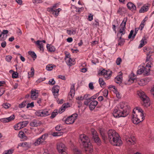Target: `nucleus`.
Returning <instances> with one entry per match:
<instances>
[{"mask_svg":"<svg viewBox=\"0 0 154 154\" xmlns=\"http://www.w3.org/2000/svg\"><path fill=\"white\" fill-rule=\"evenodd\" d=\"M136 35V34L135 33L134 34V31L133 30H131V31L129 34V35L128 36V38L129 39L131 38V37L132 36V37L133 39L135 38Z\"/></svg>","mask_w":154,"mask_h":154,"instance_id":"obj_36","label":"nucleus"},{"mask_svg":"<svg viewBox=\"0 0 154 154\" xmlns=\"http://www.w3.org/2000/svg\"><path fill=\"white\" fill-rule=\"evenodd\" d=\"M91 132L93 135V138L94 141L96 143H99L100 142V139L96 130L93 128H91Z\"/></svg>","mask_w":154,"mask_h":154,"instance_id":"obj_11","label":"nucleus"},{"mask_svg":"<svg viewBox=\"0 0 154 154\" xmlns=\"http://www.w3.org/2000/svg\"><path fill=\"white\" fill-rule=\"evenodd\" d=\"M67 33L68 34L71 35V34H73L75 33V31L73 30H67Z\"/></svg>","mask_w":154,"mask_h":154,"instance_id":"obj_58","label":"nucleus"},{"mask_svg":"<svg viewBox=\"0 0 154 154\" xmlns=\"http://www.w3.org/2000/svg\"><path fill=\"white\" fill-rule=\"evenodd\" d=\"M144 66H142L137 71V73L138 74H141L143 73H144Z\"/></svg>","mask_w":154,"mask_h":154,"instance_id":"obj_38","label":"nucleus"},{"mask_svg":"<svg viewBox=\"0 0 154 154\" xmlns=\"http://www.w3.org/2000/svg\"><path fill=\"white\" fill-rule=\"evenodd\" d=\"M73 151L75 154H80V151L77 148L74 149Z\"/></svg>","mask_w":154,"mask_h":154,"instance_id":"obj_56","label":"nucleus"},{"mask_svg":"<svg viewBox=\"0 0 154 154\" xmlns=\"http://www.w3.org/2000/svg\"><path fill=\"white\" fill-rule=\"evenodd\" d=\"M147 57L146 58V61H148L150 60V56H151V55H150L148 53H146Z\"/></svg>","mask_w":154,"mask_h":154,"instance_id":"obj_62","label":"nucleus"},{"mask_svg":"<svg viewBox=\"0 0 154 154\" xmlns=\"http://www.w3.org/2000/svg\"><path fill=\"white\" fill-rule=\"evenodd\" d=\"M129 79H128V81L130 83H133L136 79V77L134 75V74L133 73H131L129 76Z\"/></svg>","mask_w":154,"mask_h":154,"instance_id":"obj_25","label":"nucleus"},{"mask_svg":"<svg viewBox=\"0 0 154 154\" xmlns=\"http://www.w3.org/2000/svg\"><path fill=\"white\" fill-rule=\"evenodd\" d=\"M124 10L125 8H119L118 10L117 11V13L119 14H120L121 13H122V12H124Z\"/></svg>","mask_w":154,"mask_h":154,"instance_id":"obj_48","label":"nucleus"},{"mask_svg":"<svg viewBox=\"0 0 154 154\" xmlns=\"http://www.w3.org/2000/svg\"><path fill=\"white\" fill-rule=\"evenodd\" d=\"M122 76L121 74L117 75L115 79V82L117 84H120L122 82Z\"/></svg>","mask_w":154,"mask_h":154,"instance_id":"obj_21","label":"nucleus"},{"mask_svg":"<svg viewBox=\"0 0 154 154\" xmlns=\"http://www.w3.org/2000/svg\"><path fill=\"white\" fill-rule=\"evenodd\" d=\"M48 135L47 134H44L39 138L36 139V140L33 143V145L35 146H37L40 145L45 144L46 143L45 140L47 138Z\"/></svg>","mask_w":154,"mask_h":154,"instance_id":"obj_5","label":"nucleus"},{"mask_svg":"<svg viewBox=\"0 0 154 154\" xmlns=\"http://www.w3.org/2000/svg\"><path fill=\"white\" fill-rule=\"evenodd\" d=\"M42 110H39L35 112L36 115L38 116H43L42 115Z\"/></svg>","mask_w":154,"mask_h":154,"instance_id":"obj_46","label":"nucleus"},{"mask_svg":"<svg viewBox=\"0 0 154 154\" xmlns=\"http://www.w3.org/2000/svg\"><path fill=\"white\" fill-rule=\"evenodd\" d=\"M79 141L81 142L85 151L87 153H91L93 151V147L90 143V140L88 137L84 134L80 135Z\"/></svg>","mask_w":154,"mask_h":154,"instance_id":"obj_3","label":"nucleus"},{"mask_svg":"<svg viewBox=\"0 0 154 154\" xmlns=\"http://www.w3.org/2000/svg\"><path fill=\"white\" fill-rule=\"evenodd\" d=\"M127 20V17H125L124 18L121 24V28L120 29L119 33L121 34V36L122 35H124L125 34V31L126 28L125 26Z\"/></svg>","mask_w":154,"mask_h":154,"instance_id":"obj_10","label":"nucleus"},{"mask_svg":"<svg viewBox=\"0 0 154 154\" xmlns=\"http://www.w3.org/2000/svg\"><path fill=\"white\" fill-rule=\"evenodd\" d=\"M127 5L128 8L132 11H136V10L135 5L132 2H128Z\"/></svg>","mask_w":154,"mask_h":154,"instance_id":"obj_20","label":"nucleus"},{"mask_svg":"<svg viewBox=\"0 0 154 154\" xmlns=\"http://www.w3.org/2000/svg\"><path fill=\"white\" fill-rule=\"evenodd\" d=\"M40 124V122L39 121L34 120L30 123V125L32 127H37Z\"/></svg>","mask_w":154,"mask_h":154,"instance_id":"obj_22","label":"nucleus"},{"mask_svg":"<svg viewBox=\"0 0 154 154\" xmlns=\"http://www.w3.org/2000/svg\"><path fill=\"white\" fill-rule=\"evenodd\" d=\"M107 133L108 139L112 145L119 146L122 144V141L119 137L118 134L115 130H110Z\"/></svg>","mask_w":154,"mask_h":154,"instance_id":"obj_1","label":"nucleus"},{"mask_svg":"<svg viewBox=\"0 0 154 154\" xmlns=\"http://www.w3.org/2000/svg\"><path fill=\"white\" fill-rule=\"evenodd\" d=\"M14 151V149H10L8 150H6L3 152L4 154H11Z\"/></svg>","mask_w":154,"mask_h":154,"instance_id":"obj_42","label":"nucleus"},{"mask_svg":"<svg viewBox=\"0 0 154 154\" xmlns=\"http://www.w3.org/2000/svg\"><path fill=\"white\" fill-rule=\"evenodd\" d=\"M43 42L44 43H46V41L43 40L42 41H40V40H38L36 42H35L34 43L37 45L38 46V47L40 49L41 51H42L44 50V48L43 47V45L42 42Z\"/></svg>","mask_w":154,"mask_h":154,"instance_id":"obj_16","label":"nucleus"},{"mask_svg":"<svg viewBox=\"0 0 154 154\" xmlns=\"http://www.w3.org/2000/svg\"><path fill=\"white\" fill-rule=\"evenodd\" d=\"M5 91V89L4 88H0V96H2Z\"/></svg>","mask_w":154,"mask_h":154,"instance_id":"obj_60","label":"nucleus"},{"mask_svg":"<svg viewBox=\"0 0 154 154\" xmlns=\"http://www.w3.org/2000/svg\"><path fill=\"white\" fill-rule=\"evenodd\" d=\"M99 131L100 135L102 137L103 139L104 140H105L107 139L106 135V132L104 128H100Z\"/></svg>","mask_w":154,"mask_h":154,"instance_id":"obj_18","label":"nucleus"},{"mask_svg":"<svg viewBox=\"0 0 154 154\" xmlns=\"http://www.w3.org/2000/svg\"><path fill=\"white\" fill-rule=\"evenodd\" d=\"M99 82L101 87H103L105 86V83L102 78H99Z\"/></svg>","mask_w":154,"mask_h":154,"instance_id":"obj_32","label":"nucleus"},{"mask_svg":"<svg viewBox=\"0 0 154 154\" xmlns=\"http://www.w3.org/2000/svg\"><path fill=\"white\" fill-rule=\"evenodd\" d=\"M122 62V59L120 57L118 58L116 61V63L118 65L120 64L121 62Z\"/></svg>","mask_w":154,"mask_h":154,"instance_id":"obj_57","label":"nucleus"},{"mask_svg":"<svg viewBox=\"0 0 154 154\" xmlns=\"http://www.w3.org/2000/svg\"><path fill=\"white\" fill-rule=\"evenodd\" d=\"M149 9L148 7V6H143L142 7L140 10L139 11V12L140 13H144L146 11H147Z\"/></svg>","mask_w":154,"mask_h":154,"instance_id":"obj_28","label":"nucleus"},{"mask_svg":"<svg viewBox=\"0 0 154 154\" xmlns=\"http://www.w3.org/2000/svg\"><path fill=\"white\" fill-rule=\"evenodd\" d=\"M55 83V82L54 79H52L51 80H49L48 82V84L51 85H53Z\"/></svg>","mask_w":154,"mask_h":154,"instance_id":"obj_53","label":"nucleus"},{"mask_svg":"<svg viewBox=\"0 0 154 154\" xmlns=\"http://www.w3.org/2000/svg\"><path fill=\"white\" fill-rule=\"evenodd\" d=\"M28 123L29 122L27 121L20 122L22 128L26 126L27 125Z\"/></svg>","mask_w":154,"mask_h":154,"instance_id":"obj_40","label":"nucleus"},{"mask_svg":"<svg viewBox=\"0 0 154 154\" xmlns=\"http://www.w3.org/2000/svg\"><path fill=\"white\" fill-rule=\"evenodd\" d=\"M47 49L51 52H53L55 50L54 46H52L51 47V46L48 44L47 45Z\"/></svg>","mask_w":154,"mask_h":154,"instance_id":"obj_31","label":"nucleus"},{"mask_svg":"<svg viewBox=\"0 0 154 154\" xmlns=\"http://www.w3.org/2000/svg\"><path fill=\"white\" fill-rule=\"evenodd\" d=\"M117 97L118 98H120L121 97V95L120 93L117 90H116L115 91Z\"/></svg>","mask_w":154,"mask_h":154,"instance_id":"obj_52","label":"nucleus"},{"mask_svg":"<svg viewBox=\"0 0 154 154\" xmlns=\"http://www.w3.org/2000/svg\"><path fill=\"white\" fill-rule=\"evenodd\" d=\"M68 105V103H67L66 104H63L59 109V112L60 113H61L63 112L65 110L66 108L68 107L67 105Z\"/></svg>","mask_w":154,"mask_h":154,"instance_id":"obj_26","label":"nucleus"},{"mask_svg":"<svg viewBox=\"0 0 154 154\" xmlns=\"http://www.w3.org/2000/svg\"><path fill=\"white\" fill-rule=\"evenodd\" d=\"M26 105V101H23L19 105V107L20 108H22L25 106Z\"/></svg>","mask_w":154,"mask_h":154,"instance_id":"obj_51","label":"nucleus"},{"mask_svg":"<svg viewBox=\"0 0 154 154\" xmlns=\"http://www.w3.org/2000/svg\"><path fill=\"white\" fill-rule=\"evenodd\" d=\"M57 4H55L53 5L52 7L48 8H47V11L51 13L56 17L59 15V12L61 10V9L60 8L57 9H55V8H57Z\"/></svg>","mask_w":154,"mask_h":154,"instance_id":"obj_8","label":"nucleus"},{"mask_svg":"<svg viewBox=\"0 0 154 154\" xmlns=\"http://www.w3.org/2000/svg\"><path fill=\"white\" fill-rule=\"evenodd\" d=\"M14 116L13 115L8 118H2L0 119V121L3 122H8L14 120Z\"/></svg>","mask_w":154,"mask_h":154,"instance_id":"obj_15","label":"nucleus"},{"mask_svg":"<svg viewBox=\"0 0 154 154\" xmlns=\"http://www.w3.org/2000/svg\"><path fill=\"white\" fill-rule=\"evenodd\" d=\"M146 39L145 37H144L140 41V44L139 46V48H140L143 47L146 43Z\"/></svg>","mask_w":154,"mask_h":154,"instance_id":"obj_27","label":"nucleus"},{"mask_svg":"<svg viewBox=\"0 0 154 154\" xmlns=\"http://www.w3.org/2000/svg\"><path fill=\"white\" fill-rule=\"evenodd\" d=\"M54 66L55 67V66L51 64L48 65L46 66V69L48 71H51L52 70Z\"/></svg>","mask_w":154,"mask_h":154,"instance_id":"obj_41","label":"nucleus"},{"mask_svg":"<svg viewBox=\"0 0 154 154\" xmlns=\"http://www.w3.org/2000/svg\"><path fill=\"white\" fill-rule=\"evenodd\" d=\"M125 42V40L124 39L122 38V36H121L118 40V45H123Z\"/></svg>","mask_w":154,"mask_h":154,"instance_id":"obj_35","label":"nucleus"},{"mask_svg":"<svg viewBox=\"0 0 154 154\" xmlns=\"http://www.w3.org/2000/svg\"><path fill=\"white\" fill-rule=\"evenodd\" d=\"M57 149L59 153H60L61 152L66 150L65 145L62 143H59L57 144Z\"/></svg>","mask_w":154,"mask_h":154,"instance_id":"obj_14","label":"nucleus"},{"mask_svg":"<svg viewBox=\"0 0 154 154\" xmlns=\"http://www.w3.org/2000/svg\"><path fill=\"white\" fill-rule=\"evenodd\" d=\"M144 74L145 75H148L149 74L150 69L146 67H144Z\"/></svg>","mask_w":154,"mask_h":154,"instance_id":"obj_34","label":"nucleus"},{"mask_svg":"<svg viewBox=\"0 0 154 154\" xmlns=\"http://www.w3.org/2000/svg\"><path fill=\"white\" fill-rule=\"evenodd\" d=\"M14 129L16 130H19L22 128L20 122L18 123L14 126Z\"/></svg>","mask_w":154,"mask_h":154,"instance_id":"obj_39","label":"nucleus"},{"mask_svg":"<svg viewBox=\"0 0 154 154\" xmlns=\"http://www.w3.org/2000/svg\"><path fill=\"white\" fill-rule=\"evenodd\" d=\"M34 102H32L30 103H29L27 104L26 108H28L29 107L32 108V107H34Z\"/></svg>","mask_w":154,"mask_h":154,"instance_id":"obj_54","label":"nucleus"},{"mask_svg":"<svg viewBox=\"0 0 154 154\" xmlns=\"http://www.w3.org/2000/svg\"><path fill=\"white\" fill-rule=\"evenodd\" d=\"M42 115H43L42 117L47 116L49 115L48 112L46 110H42Z\"/></svg>","mask_w":154,"mask_h":154,"instance_id":"obj_45","label":"nucleus"},{"mask_svg":"<svg viewBox=\"0 0 154 154\" xmlns=\"http://www.w3.org/2000/svg\"><path fill=\"white\" fill-rule=\"evenodd\" d=\"M75 84H73L71 87L70 91L69 94L72 97L74 96L75 94Z\"/></svg>","mask_w":154,"mask_h":154,"instance_id":"obj_23","label":"nucleus"},{"mask_svg":"<svg viewBox=\"0 0 154 154\" xmlns=\"http://www.w3.org/2000/svg\"><path fill=\"white\" fill-rule=\"evenodd\" d=\"M10 106V104L8 103H5L3 104L2 105L3 107L5 109L8 108Z\"/></svg>","mask_w":154,"mask_h":154,"instance_id":"obj_50","label":"nucleus"},{"mask_svg":"<svg viewBox=\"0 0 154 154\" xmlns=\"http://www.w3.org/2000/svg\"><path fill=\"white\" fill-rule=\"evenodd\" d=\"M19 145L23 147H29L30 146V144L29 143L25 142L20 143Z\"/></svg>","mask_w":154,"mask_h":154,"instance_id":"obj_29","label":"nucleus"},{"mask_svg":"<svg viewBox=\"0 0 154 154\" xmlns=\"http://www.w3.org/2000/svg\"><path fill=\"white\" fill-rule=\"evenodd\" d=\"M107 70H105V69H103V70L101 71L100 72L98 73V74L99 75H102L104 76L105 78H107L108 76H107V75H105L106 73H107Z\"/></svg>","mask_w":154,"mask_h":154,"instance_id":"obj_30","label":"nucleus"},{"mask_svg":"<svg viewBox=\"0 0 154 154\" xmlns=\"http://www.w3.org/2000/svg\"><path fill=\"white\" fill-rule=\"evenodd\" d=\"M38 91L36 90H32L31 92V98L32 100H35L38 97Z\"/></svg>","mask_w":154,"mask_h":154,"instance_id":"obj_13","label":"nucleus"},{"mask_svg":"<svg viewBox=\"0 0 154 154\" xmlns=\"http://www.w3.org/2000/svg\"><path fill=\"white\" fill-rule=\"evenodd\" d=\"M107 73H105V75H107V76H108V77L107 78H105L107 79H109L112 75V72L111 71H110L109 70L107 71Z\"/></svg>","mask_w":154,"mask_h":154,"instance_id":"obj_43","label":"nucleus"},{"mask_svg":"<svg viewBox=\"0 0 154 154\" xmlns=\"http://www.w3.org/2000/svg\"><path fill=\"white\" fill-rule=\"evenodd\" d=\"M103 95L104 97H106L108 94V91L107 89L104 90L103 91Z\"/></svg>","mask_w":154,"mask_h":154,"instance_id":"obj_47","label":"nucleus"},{"mask_svg":"<svg viewBox=\"0 0 154 154\" xmlns=\"http://www.w3.org/2000/svg\"><path fill=\"white\" fill-rule=\"evenodd\" d=\"M31 72H28V74L30 75L29 78L32 77L33 75H34V70L33 68L32 67L31 69Z\"/></svg>","mask_w":154,"mask_h":154,"instance_id":"obj_44","label":"nucleus"},{"mask_svg":"<svg viewBox=\"0 0 154 154\" xmlns=\"http://www.w3.org/2000/svg\"><path fill=\"white\" fill-rule=\"evenodd\" d=\"M12 57L11 56H7L6 57L5 59L8 62H9L11 61Z\"/></svg>","mask_w":154,"mask_h":154,"instance_id":"obj_59","label":"nucleus"},{"mask_svg":"<svg viewBox=\"0 0 154 154\" xmlns=\"http://www.w3.org/2000/svg\"><path fill=\"white\" fill-rule=\"evenodd\" d=\"M18 73L17 72H14L12 75V77L13 78H16L17 77Z\"/></svg>","mask_w":154,"mask_h":154,"instance_id":"obj_55","label":"nucleus"},{"mask_svg":"<svg viewBox=\"0 0 154 154\" xmlns=\"http://www.w3.org/2000/svg\"><path fill=\"white\" fill-rule=\"evenodd\" d=\"M119 109L121 110L124 113L127 111L128 112V114L129 113V106L128 103L126 102H121L116 106Z\"/></svg>","mask_w":154,"mask_h":154,"instance_id":"obj_7","label":"nucleus"},{"mask_svg":"<svg viewBox=\"0 0 154 154\" xmlns=\"http://www.w3.org/2000/svg\"><path fill=\"white\" fill-rule=\"evenodd\" d=\"M60 87L57 85L54 86L52 88V92L55 98H56L59 95V91Z\"/></svg>","mask_w":154,"mask_h":154,"instance_id":"obj_12","label":"nucleus"},{"mask_svg":"<svg viewBox=\"0 0 154 154\" xmlns=\"http://www.w3.org/2000/svg\"><path fill=\"white\" fill-rule=\"evenodd\" d=\"M28 54L32 56L34 60L36 58V55L34 51H28Z\"/></svg>","mask_w":154,"mask_h":154,"instance_id":"obj_33","label":"nucleus"},{"mask_svg":"<svg viewBox=\"0 0 154 154\" xmlns=\"http://www.w3.org/2000/svg\"><path fill=\"white\" fill-rule=\"evenodd\" d=\"M78 115L74 114L71 116H69L66 119L65 122L67 124H70L73 123L76 119Z\"/></svg>","mask_w":154,"mask_h":154,"instance_id":"obj_9","label":"nucleus"},{"mask_svg":"<svg viewBox=\"0 0 154 154\" xmlns=\"http://www.w3.org/2000/svg\"><path fill=\"white\" fill-rule=\"evenodd\" d=\"M137 94L142 100L143 102V105L146 107L149 106V98L146 96L143 91L141 90L138 91H137Z\"/></svg>","mask_w":154,"mask_h":154,"instance_id":"obj_4","label":"nucleus"},{"mask_svg":"<svg viewBox=\"0 0 154 154\" xmlns=\"http://www.w3.org/2000/svg\"><path fill=\"white\" fill-rule=\"evenodd\" d=\"M133 113L132 121L135 124L142 121L144 119L143 111L139 107H136L134 109Z\"/></svg>","mask_w":154,"mask_h":154,"instance_id":"obj_2","label":"nucleus"},{"mask_svg":"<svg viewBox=\"0 0 154 154\" xmlns=\"http://www.w3.org/2000/svg\"><path fill=\"white\" fill-rule=\"evenodd\" d=\"M8 31L7 30H4L2 32L3 34V36L4 37V36L8 33Z\"/></svg>","mask_w":154,"mask_h":154,"instance_id":"obj_63","label":"nucleus"},{"mask_svg":"<svg viewBox=\"0 0 154 154\" xmlns=\"http://www.w3.org/2000/svg\"><path fill=\"white\" fill-rule=\"evenodd\" d=\"M58 78L59 79H61L63 80H65L66 79V78L64 76L61 75H58Z\"/></svg>","mask_w":154,"mask_h":154,"instance_id":"obj_64","label":"nucleus"},{"mask_svg":"<svg viewBox=\"0 0 154 154\" xmlns=\"http://www.w3.org/2000/svg\"><path fill=\"white\" fill-rule=\"evenodd\" d=\"M112 114L113 116L116 118L120 117H125L128 115V112L126 111L125 113H124L119 108L116 106L113 110Z\"/></svg>","mask_w":154,"mask_h":154,"instance_id":"obj_6","label":"nucleus"},{"mask_svg":"<svg viewBox=\"0 0 154 154\" xmlns=\"http://www.w3.org/2000/svg\"><path fill=\"white\" fill-rule=\"evenodd\" d=\"M58 114V112L57 110H54V111L53 112L51 116V118H54Z\"/></svg>","mask_w":154,"mask_h":154,"instance_id":"obj_49","label":"nucleus"},{"mask_svg":"<svg viewBox=\"0 0 154 154\" xmlns=\"http://www.w3.org/2000/svg\"><path fill=\"white\" fill-rule=\"evenodd\" d=\"M74 60V59H72L71 58L66 60L67 64L69 66H71L75 64Z\"/></svg>","mask_w":154,"mask_h":154,"instance_id":"obj_24","label":"nucleus"},{"mask_svg":"<svg viewBox=\"0 0 154 154\" xmlns=\"http://www.w3.org/2000/svg\"><path fill=\"white\" fill-rule=\"evenodd\" d=\"M62 129V128L60 125H58L55 127L56 130L57 131H60Z\"/></svg>","mask_w":154,"mask_h":154,"instance_id":"obj_61","label":"nucleus"},{"mask_svg":"<svg viewBox=\"0 0 154 154\" xmlns=\"http://www.w3.org/2000/svg\"><path fill=\"white\" fill-rule=\"evenodd\" d=\"M19 137L22 138H24L25 139H26L27 137L25 135L24 133L23 132H20L19 134Z\"/></svg>","mask_w":154,"mask_h":154,"instance_id":"obj_37","label":"nucleus"},{"mask_svg":"<svg viewBox=\"0 0 154 154\" xmlns=\"http://www.w3.org/2000/svg\"><path fill=\"white\" fill-rule=\"evenodd\" d=\"M126 141L129 145H134L135 143L136 139L134 137L126 138Z\"/></svg>","mask_w":154,"mask_h":154,"instance_id":"obj_17","label":"nucleus"},{"mask_svg":"<svg viewBox=\"0 0 154 154\" xmlns=\"http://www.w3.org/2000/svg\"><path fill=\"white\" fill-rule=\"evenodd\" d=\"M98 103V102L96 100L93 101L91 102L89 105V107L90 110H93L94 109Z\"/></svg>","mask_w":154,"mask_h":154,"instance_id":"obj_19","label":"nucleus"}]
</instances>
